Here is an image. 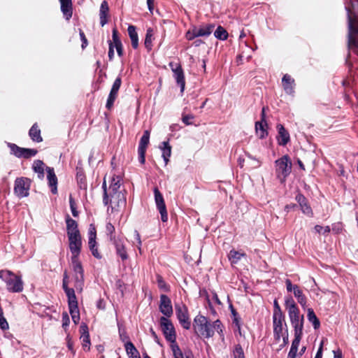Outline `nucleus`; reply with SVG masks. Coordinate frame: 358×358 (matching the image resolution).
Listing matches in <instances>:
<instances>
[{
    "mask_svg": "<svg viewBox=\"0 0 358 358\" xmlns=\"http://www.w3.org/2000/svg\"><path fill=\"white\" fill-rule=\"evenodd\" d=\"M193 326L195 333L201 337L211 338L213 336L215 331H217L221 337H224L223 326L219 320L210 323L207 317L198 315L194 320Z\"/></svg>",
    "mask_w": 358,
    "mask_h": 358,
    "instance_id": "1",
    "label": "nucleus"
},
{
    "mask_svg": "<svg viewBox=\"0 0 358 358\" xmlns=\"http://www.w3.org/2000/svg\"><path fill=\"white\" fill-rule=\"evenodd\" d=\"M285 307L294 332H303L304 317L300 315L299 310L292 296L285 299Z\"/></svg>",
    "mask_w": 358,
    "mask_h": 358,
    "instance_id": "2",
    "label": "nucleus"
},
{
    "mask_svg": "<svg viewBox=\"0 0 358 358\" xmlns=\"http://www.w3.org/2000/svg\"><path fill=\"white\" fill-rule=\"evenodd\" d=\"M0 278L5 282L9 292L20 293L22 292L24 283L20 276L9 270H1Z\"/></svg>",
    "mask_w": 358,
    "mask_h": 358,
    "instance_id": "3",
    "label": "nucleus"
},
{
    "mask_svg": "<svg viewBox=\"0 0 358 358\" xmlns=\"http://www.w3.org/2000/svg\"><path fill=\"white\" fill-rule=\"evenodd\" d=\"M275 174L281 183L284 182L286 178L290 174L292 171V162L288 155H284L280 159L275 160Z\"/></svg>",
    "mask_w": 358,
    "mask_h": 358,
    "instance_id": "4",
    "label": "nucleus"
},
{
    "mask_svg": "<svg viewBox=\"0 0 358 358\" xmlns=\"http://www.w3.org/2000/svg\"><path fill=\"white\" fill-rule=\"evenodd\" d=\"M348 12V48L353 51L355 53L358 54V33L355 32L353 29L352 17L351 15V10L350 8L346 7Z\"/></svg>",
    "mask_w": 358,
    "mask_h": 358,
    "instance_id": "5",
    "label": "nucleus"
},
{
    "mask_svg": "<svg viewBox=\"0 0 358 358\" xmlns=\"http://www.w3.org/2000/svg\"><path fill=\"white\" fill-rule=\"evenodd\" d=\"M160 326L166 339L171 344L176 343V334L172 322L166 317L160 318Z\"/></svg>",
    "mask_w": 358,
    "mask_h": 358,
    "instance_id": "6",
    "label": "nucleus"
},
{
    "mask_svg": "<svg viewBox=\"0 0 358 358\" xmlns=\"http://www.w3.org/2000/svg\"><path fill=\"white\" fill-rule=\"evenodd\" d=\"M7 145L10 150V154L18 158L29 159L38 153L36 149L21 148L15 143H8Z\"/></svg>",
    "mask_w": 358,
    "mask_h": 358,
    "instance_id": "7",
    "label": "nucleus"
},
{
    "mask_svg": "<svg viewBox=\"0 0 358 358\" xmlns=\"http://www.w3.org/2000/svg\"><path fill=\"white\" fill-rule=\"evenodd\" d=\"M31 180L24 177L17 178L15 181L14 192L20 198L29 195Z\"/></svg>",
    "mask_w": 358,
    "mask_h": 358,
    "instance_id": "8",
    "label": "nucleus"
},
{
    "mask_svg": "<svg viewBox=\"0 0 358 358\" xmlns=\"http://www.w3.org/2000/svg\"><path fill=\"white\" fill-rule=\"evenodd\" d=\"M154 194L155 203L161 215V220L163 222H165L168 220L166 207L164 197L157 187L154 188Z\"/></svg>",
    "mask_w": 358,
    "mask_h": 358,
    "instance_id": "9",
    "label": "nucleus"
},
{
    "mask_svg": "<svg viewBox=\"0 0 358 358\" xmlns=\"http://www.w3.org/2000/svg\"><path fill=\"white\" fill-rule=\"evenodd\" d=\"M169 66L171 69L173 78L180 87V92H183L185 86V75L181 65L179 63L170 62Z\"/></svg>",
    "mask_w": 358,
    "mask_h": 358,
    "instance_id": "10",
    "label": "nucleus"
},
{
    "mask_svg": "<svg viewBox=\"0 0 358 358\" xmlns=\"http://www.w3.org/2000/svg\"><path fill=\"white\" fill-rule=\"evenodd\" d=\"M176 313L182 327L185 329H189L191 322L187 307L185 305H176Z\"/></svg>",
    "mask_w": 358,
    "mask_h": 358,
    "instance_id": "11",
    "label": "nucleus"
},
{
    "mask_svg": "<svg viewBox=\"0 0 358 358\" xmlns=\"http://www.w3.org/2000/svg\"><path fill=\"white\" fill-rule=\"evenodd\" d=\"M109 206L112 210H117L119 208L126 205V197L122 192L109 194Z\"/></svg>",
    "mask_w": 358,
    "mask_h": 358,
    "instance_id": "12",
    "label": "nucleus"
},
{
    "mask_svg": "<svg viewBox=\"0 0 358 358\" xmlns=\"http://www.w3.org/2000/svg\"><path fill=\"white\" fill-rule=\"evenodd\" d=\"M122 84V78L118 76L114 81L110 92L109 93L106 107L110 110L113 106V103L117 96L118 91Z\"/></svg>",
    "mask_w": 358,
    "mask_h": 358,
    "instance_id": "13",
    "label": "nucleus"
},
{
    "mask_svg": "<svg viewBox=\"0 0 358 358\" xmlns=\"http://www.w3.org/2000/svg\"><path fill=\"white\" fill-rule=\"evenodd\" d=\"M68 304L72 320L77 324L80 321V312L76 294L68 297Z\"/></svg>",
    "mask_w": 358,
    "mask_h": 358,
    "instance_id": "14",
    "label": "nucleus"
},
{
    "mask_svg": "<svg viewBox=\"0 0 358 358\" xmlns=\"http://www.w3.org/2000/svg\"><path fill=\"white\" fill-rule=\"evenodd\" d=\"M159 310L160 312L164 315L165 317H169L173 314V307L171 304V301L165 294H162L160 296V303H159Z\"/></svg>",
    "mask_w": 358,
    "mask_h": 358,
    "instance_id": "15",
    "label": "nucleus"
},
{
    "mask_svg": "<svg viewBox=\"0 0 358 358\" xmlns=\"http://www.w3.org/2000/svg\"><path fill=\"white\" fill-rule=\"evenodd\" d=\"M68 238L69 241V249L73 256L79 255L82 246L80 234H73V236Z\"/></svg>",
    "mask_w": 358,
    "mask_h": 358,
    "instance_id": "16",
    "label": "nucleus"
},
{
    "mask_svg": "<svg viewBox=\"0 0 358 358\" xmlns=\"http://www.w3.org/2000/svg\"><path fill=\"white\" fill-rule=\"evenodd\" d=\"M285 320V317H273V335L276 341H279L280 338L284 334L282 333L283 327L282 322Z\"/></svg>",
    "mask_w": 358,
    "mask_h": 358,
    "instance_id": "17",
    "label": "nucleus"
},
{
    "mask_svg": "<svg viewBox=\"0 0 358 358\" xmlns=\"http://www.w3.org/2000/svg\"><path fill=\"white\" fill-rule=\"evenodd\" d=\"M116 251V254L119 256L122 261L124 262L129 258L125 245L123 241L120 238H117L112 241Z\"/></svg>",
    "mask_w": 358,
    "mask_h": 358,
    "instance_id": "18",
    "label": "nucleus"
},
{
    "mask_svg": "<svg viewBox=\"0 0 358 358\" xmlns=\"http://www.w3.org/2000/svg\"><path fill=\"white\" fill-rule=\"evenodd\" d=\"M296 201L299 204L302 212L309 217H312L313 213L311 207L310 206L307 199L301 194L299 193L295 198Z\"/></svg>",
    "mask_w": 358,
    "mask_h": 358,
    "instance_id": "19",
    "label": "nucleus"
},
{
    "mask_svg": "<svg viewBox=\"0 0 358 358\" xmlns=\"http://www.w3.org/2000/svg\"><path fill=\"white\" fill-rule=\"evenodd\" d=\"M302 336L303 332H294V338L292 341L287 358H296L297 351Z\"/></svg>",
    "mask_w": 358,
    "mask_h": 358,
    "instance_id": "20",
    "label": "nucleus"
},
{
    "mask_svg": "<svg viewBox=\"0 0 358 358\" xmlns=\"http://www.w3.org/2000/svg\"><path fill=\"white\" fill-rule=\"evenodd\" d=\"M282 84L286 94L292 95L294 94L295 82L289 75H284L282 79Z\"/></svg>",
    "mask_w": 358,
    "mask_h": 358,
    "instance_id": "21",
    "label": "nucleus"
},
{
    "mask_svg": "<svg viewBox=\"0 0 358 358\" xmlns=\"http://www.w3.org/2000/svg\"><path fill=\"white\" fill-rule=\"evenodd\" d=\"M47 178L48 180L49 186L51 187V192L55 194L57 193V178L53 168L47 167Z\"/></svg>",
    "mask_w": 358,
    "mask_h": 358,
    "instance_id": "22",
    "label": "nucleus"
},
{
    "mask_svg": "<svg viewBox=\"0 0 358 358\" xmlns=\"http://www.w3.org/2000/svg\"><path fill=\"white\" fill-rule=\"evenodd\" d=\"M61 4V11L62 12L65 19L69 20L73 15L72 1L71 0H59Z\"/></svg>",
    "mask_w": 358,
    "mask_h": 358,
    "instance_id": "23",
    "label": "nucleus"
},
{
    "mask_svg": "<svg viewBox=\"0 0 358 358\" xmlns=\"http://www.w3.org/2000/svg\"><path fill=\"white\" fill-rule=\"evenodd\" d=\"M80 331L81 334L80 339L82 341L83 348L87 350H90V340L88 331V327L85 324H82L80 327Z\"/></svg>",
    "mask_w": 358,
    "mask_h": 358,
    "instance_id": "24",
    "label": "nucleus"
},
{
    "mask_svg": "<svg viewBox=\"0 0 358 358\" xmlns=\"http://www.w3.org/2000/svg\"><path fill=\"white\" fill-rule=\"evenodd\" d=\"M277 129L278 131L277 137L278 144L284 146L289 141V134L282 124H278Z\"/></svg>",
    "mask_w": 358,
    "mask_h": 358,
    "instance_id": "25",
    "label": "nucleus"
},
{
    "mask_svg": "<svg viewBox=\"0 0 358 358\" xmlns=\"http://www.w3.org/2000/svg\"><path fill=\"white\" fill-rule=\"evenodd\" d=\"M66 231L68 237L73 236V234H80L78 228V223L76 220L68 215L66 218Z\"/></svg>",
    "mask_w": 358,
    "mask_h": 358,
    "instance_id": "26",
    "label": "nucleus"
},
{
    "mask_svg": "<svg viewBox=\"0 0 358 358\" xmlns=\"http://www.w3.org/2000/svg\"><path fill=\"white\" fill-rule=\"evenodd\" d=\"M29 136L31 139L36 143L42 142L43 138L41 135V129H39L37 123H34L32 125L29 129Z\"/></svg>",
    "mask_w": 358,
    "mask_h": 358,
    "instance_id": "27",
    "label": "nucleus"
},
{
    "mask_svg": "<svg viewBox=\"0 0 358 358\" xmlns=\"http://www.w3.org/2000/svg\"><path fill=\"white\" fill-rule=\"evenodd\" d=\"M108 10L109 8L107 1H103L101 4L99 10L100 24L102 27L104 26L108 22L107 16Z\"/></svg>",
    "mask_w": 358,
    "mask_h": 358,
    "instance_id": "28",
    "label": "nucleus"
},
{
    "mask_svg": "<svg viewBox=\"0 0 358 358\" xmlns=\"http://www.w3.org/2000/svg\"><path fill=\"white\" fill-rule=\"evenodd\" d=\"M121 177L113 176L111 180V183L109 186V194H114L122 192L120 190L121 186Z\"/></svg>",
    "mask_w": 358,
    "mask_h": 358,
    "instance_id": "29",
    "label": "nucleus"
},
{
    "mask_svg": "<svg viewBox=\"0 0 358 358\" xmlns=\"http://www.w3.org/2000/svg\"><path fill=\"white\" fill-rule=\"evenodd\" d=\"M127 30L131 39V46L134 49H136L138 47V36L136 27L134 25H129Z\"/></svg>",
    "mask_w": 358,
    "mask_h": 358,
    "instance_id": "30",
    "label": "nucleus"
},
{
    "mask_svg": "<svg viewBox=\"0 0 358 358\" xmlns=\"http://www.w3.org/2000/svg\"><path fill=\"white\" fill-rule=\"evenodd\" d=\"M160 148L162 150V157L164 160L165 164L166 165L169 162V157L171 155V147L169 143V141H164L160 145Z\"/></svg>",
    "mask_w": 358,
    "mask_h": 358,
    "instance_id": "31",
    "label": "nucleus"
},
{
    "mask_svg": "<svg viewBox=\"0 0 358 358\" xmlns=\"http://www.w3.org/2000/svg\"><path fill=\"white\" fill-rule=\"evenodd\" d=\"M267 123L262 122H256L255 123V130L257 136L260 138H264L268 135V131L266 130Z\"/></svg>",
    "mask_w": 358,
    "mask_h": 358,
    "instance_id": "32",
    "label": "nucleus"
},
{
    "mask_svg": "<svg viewBox=\"0 0 358 358\" xmlns=\"http://www.w3.org/2000/svg\"><path fill=\"white\" fill-rule=\"evenodd\" d=\"M245 256V253L241 252L240 251H237L233 249L230 250L228 255V258L231 262V264H236L240 261L241 257Z\"/></svg>",
    "mask_w": 358,
    "mask_h": 358,
    "instance_id": "33",
    "label": "nucleus"
},
{
    "mask_svg": "<svg viewBox=\"0 0 358 358\" xmlns=\"http://www.w3.org/2000/svg\"><path fill=\"white\" fill-rule=\"evenodd\" d=\"M125 350L130 358H141L138 351L131 342L127 341L125 343Z\"/></svg>",
    "mask_w": 358,
    "mask_h": 358,
    "instance_id": "34",
    "label": "nucleus"
},
{
    "mask_svg": "<svg viewBox=\"0 0 358 358\" xmlns=\"http://www.w3.org/2000/svg\"><path fill=\"white\" fill-rule=\"evenodd\" d=\"M215 25L213 24H207L198 27V34L200 36H208L213 31Z\"/></svg>",
    "mask_w": 358,
    "mask_h": 358,
    "instance_id": "35",
    "label": "nucleus"
},
{
    "mask_svg": "<svg viewBox=\"0 0 358 358\" xmlns=\"http://www.w3.org/2000/svg\"><path fill=\"white\" fill-rule=\"evenodd\" d=\"M154 30L152 28H148L146 31L145 38V47L147 48L148 51L152 50V41L154 39Z\"/></svg>",
    "mask_w": 358,
    "mask_h": 358,
    "instance_id": "36",
    "label": "nucleus"
},
{
    "mask_svg": "<svg viewBox=\"0 0 358 358\" xmlns=\"http://www.w3.org/2000/svg\"><path fill=\"white\" fill-rule=\"evenodd\" d=\"M74 287L77 291L81 292L84 286V273H74Z\"/></svg>",
    "mask_w": 358,
    "mask_h": 358,
    "instance_id": "37",
    "label": "nucleus"
},
{
    "mask_svg": "<svg viewBox=\"0 0 358 358\" xmlns=\"http://www.w3.org/2000/svg\"><path fill=\"white\" fill-rule=\"evenodd\" d=\"M307 317H308V320H309V322L313 324L315 329H319V327L320 326V320L317 317L315 313H314V311L312 308L308 309Z\"/></svg>",
    "mask_w": 358,
    "mask_h": 358,
    "instance_id": "38",
    "label": "nucleus"
},
{
    "mask_svg": "<svg viewBox=\"0 0 358 358\" xmlns=\"http://www.w3.org/2000/svg\"><path fill=\"white\" fill-rule=\"evenodd\" d=\"M150 131L145 130L143 132V134L140 140L139 145H138V150H145L147 149V147L149 144L150 141Z\"/></svg>",
    "mask_w": 358,
    "mask_h": 358,
    "instance_id": "39",
    "label": "nucleus"
},
{
    "mask_svg": "<svg viewBox=\"0 0 358 358\" xmlns=\"http://www.w3.org/2000/svg\"><path fill=\"white\" fill-rule=\"evenodd\" d=\"M79 255L72 256L71 262L73 266V270L74 273H84L83 266L80 262L78 259Z\"/></svg>",
    "mask_w": 358,
    "mask_h": 358,
    "instance_id": "40",
    "label": "nucleus"
},
{
    "mask_svg": "<svg viewBox=\"0 0 358 358\" xmlns=\"http://www.w3.org/2000/svg\"><path fill=\"white\" fill-rule=\"evenodd\" d=\"M33 169L38 173V178H43L44 176V163L41 160H36L33 164Z\"/></svg>",
    "mask_w": 358,
    "mask_h": 358,
    "instance_id": "41",
    "label": "nucleus"
},
{
    "mask_svg": "<svg viewBox=\"0 0 358 358\" xmlns=\"http://www.w3.org/2000/svg\"><path fill=\"white\" fill-rule=\"evenodd\" d=\"M88 245H89V248L91 250L93 256L97 259H101V255L98 252V249L96 247V238H89Z\"/></svg>",
    "mask_w": 358,
    "mask_h": 358,
    "instance_id": "42",
    "label": "nucleus"
},
{
    "mask_svg": "<svg viewBox=\"0 0 358 358\" xmlns=\"http://www.w3.org/2000/svg\"><path fill=\"white\" fill-rule=\"evenodd\" d=\"M78 185L80 189H87V182L85 176L82 170H79L76 174Z\"/></svg>",
    "mask_w": 358,
    "mask_h": 358,
    "instance_id": "43",
    "label": "nucleus"
},
{
    "mask_svg": "<svg viewBox=\"0 0 358 358\" xmlns=\"http://www.w3.org/2000/svg\"><path fill=\"white\" fill-rule=\"evenodd\" d=\"M214 36L217 39L224 41L227 38L228 33L224 28H223L221 26H219L215 31Z\"/></svg>",
    "mask_w": 358,
    "mask_h": 358,
    "instance_id": "44",
    "label": "nucleus"
},
{
    "mask_svg": "<svg viewBox=\"0 0 358 358\" xmlns=\"http://www.w3.org/2000/svg\"><path fill=\"white\" fill-rule=\"evenodd\" d=\"M106 231L107 235L109 236V239L110 241H113L117 238H115V227L110 222H108L106 226Z\"/></svg>",
    "mask_w": 358,
    "mask_h": 358,
    "instance_id": "45",
    "label": "nucleus"
},
{
    "mask_svg": "<svg viewBox=\"0 0 358 358\" xmlns=\"http://www.w3.org/2000/svg\"><path fill=\"white\" fill-rule=\"evenodd\" d=\"M199 29L197 27H194L192 29L189 30L186 33V38L189 41H192L195 38L199 37L198 34Z\"/></svg>",
    "mask_w": 358,
    "mask_h": 358,
    "instance_id": "46",
    "label": "nucleus"
},
{
    "mask_svg": "<svg viewBox=\"0 0 358 358\" xmlns=\"http://www.w3.org/2000/svg\"><path fill=\"white\" fill-rule=\"evenodd\" d=\"M102 188L103 189V203L105 206H108L109 203V189H107L106 179L104 178Z\"/></svg>",
    "mask_w": 358,
    "mask_h": 358,
    "instance_id": "47",
    "label": "nucleus"
},
{
    "mask_svg": "<svg viewBox=\"0 0 358 358\" xmlns=\"http://www.w3.org/2000/svg\"><path fill=\"white\" fill-rule=\"evenodd\" d=\"M171 348L174 356V358H184L183 354L180 349L178 345L176 343L171 345Z\"/></svg>",
    "mask_w": 358,
    "mask_h": 358,
    "instance_id": "48",
    "label": "nucleus"
},
{
    "mask_svg": "<svg viewBox=\"0 0 358 358\" xmlns=\"http://www.w3.org/2000/svg\"><path fill=\"white\" fill-rule=\"evenodd\" d=\"M234 358H245L243 350L240 344H237L233 351Z\"/></svg>",
    "mask_w": 358,
    "mask_h": 358,
    "instance_id": "49",
    "label": "nucleus"
},
{
    "mask_svg": "<svg viewBox=\"0 0 358 358\" xmlns=\"http://www.w3.org/2000/svg\"><path fill=\"white\" fill-rule=\"evenodd\" d=\"M157 281L158 287L160 289H162L164 292H168L169 290V285L165 282L162 276L158 275L157 278Z\"/></svg>",
    "mask_w": 358,
    "mask_h": 358,
    "instance_id": "50",
    "label": "nucleus"
},
{
    "mask_svg": "<svg viewBox=\"0 0 358 358\" xmlns=\"http://www.w3.org/2000/svg\"><path fill=\"white\" fill-rule=\"evenodd\" d=\"M70 208L73 217L78 216V211L76 209V202L71 195L69 196Z\"/></svg>",
    "mask_w": 358,
    "mask_h": 358,
    "instance_id": "51",
    "label": "nucleus"
},
{
    "mask_svg": "<svg viewBox=\"0 0 358 358\" xmlns=\"http://www.w3.org/2000/svg\"><path fill=\"white\" fill-rule=\"evenodd\" d=\"M231 313L234 316L233 322L236 324V326L237 327V328L238 329L239 334L241 335L240 321H239V317H238V313H236V310L232 306H231Z\"/></svg>",
    "mask_w": 358,
    "mask_h": 358,
    "instance_id": "52",
    "label": "nucleus"
},
{
    "mask_svg": "<svg viewBox=\"0 0 358 358\" xmlns=\"http://www.w3.org/2000/svg\"><path fill=\"white\" fill-rule=\"evenodd\" d=\"M274 310H273V317H283L282 312L280 309V307L277 301V300L274 301Z\"/></svg>",
    "mask_w": 358,
    "mask_h": 358,
    "instance_id": "53",
    "label": "nucleus"
},
{
    "mask_svg": "<svg viewBox=\"0 0 358 358\" xmlns=\"http://www.w3.org/2000/svg\"><path fill=\"white\" fill-rule=\"evenodd\" d=\"M281 337H282V343L280 345V348L278 349V351L282 350L284 347H285L288 343H289V334L287 329L285 330V332L284 333V335H282Z\"/></svg>",
    "mask_w": 358,
    "mask_h": 358,
    "instance_id": "54",
    "label": "nucleus"
},
{
    "mask_svg": "<svg viewBox=\"0 0 358 358\" xmlns=\"http://www.w3.org/2000/svg\"><path fill=\"white\" fill-rule=\"evenodd\" d=\"M112 38H113V45H116V44H119V43H121V41L118 36V31L116 29H113V32H112Z\"/></svg>",
    "mask_w": 358,
    "mask_h": 358,
    "instance_id": "55",
    "label": "nucleus"
},
{
    "mask_svg": "<svg viewBox=\"0 0 358 358\" xmlns=\"http://www.w3.org/2000/svg\"><path fill=\"white\" fill-rule=\"evenodd\" d=\"M70 323V319L67 313H62V327L66 329Z\"/></svg>",
    "mask_w": 358,
    "mask_h": 358,
    "instance_id": "56",
    "label": "nucleus"
},
{
    "mask_svg": "<svg viewBox=\"0 0 358 358\" xmlns=\"http://www.w3.org/2000/svg\"><path fill=\"white\" fill-rule=\"evenodd\" d=\"M145 150H138V160L141 164H144L145 162Z\"/></svg>",
    "mask_w": 358,
    "mask_h": 358,
    "instance_id": "57",
    "label": "nucleus"
},
{
    "mask_svg": "<svg viewBox=\"0 0 358 358\" xmlns=\"http://www.w3.org/2000/svg\"><path fill=\"white\" fill-rule=\"evenodd\" d=\"M194 115H183L182 117V122L186 125H190L192 123L190 122V120L194 119Z\"/></svg>",
    "mask_w": 358,
    "mask_h": 358,
    "instance_id": "58",
    "label": "nucleus"
},
{
    "mask_svg": "<svg viewBox=\"0 0 358 358\" xmlns=\"http://www.w3.org/2000/svg\"><path fill=\"white\" fill-rule=\"evenodd\" d=\"M79 34H80V39L82 41L81 46H82V48L84 49L87 45V40L86 36L82 29L79 30Z\"/></svg>",
    "mask_w": 358,
    "mask_h": 358,
    "instance_id": "59",
    "label": "nucleus"
},
{
    "mask_svg": "<svg viewBox=\"0 0 358 358\" xmlns=\"http://www.w3.org/2000/svg\"><path fill=\"white\" fill-rule=\"evenodd\" d=\"M0 328L3 331L7 330L9 328L8 323L4 317L0 318Z\"/></svg>",
    "mask_w": 358,
    "mask_h": 358,
    "instance_id": "60",
    "label": "nucleus"
},
{
    "mask_svg": "<svg viewBox=\"0 0 358 358\" xmlns=\"http://www.w3.org/2000/svg\"><path fill=\"white\" fill-rule=\"evenodd\" d=\"M134 237H135V239L136 241H137V247H138V249L139 250L140 252H141V244H142V242H141V236H140V234L138 233V231L137 230H135L134 231Z\"/></svg>",
    "mask_w": 358,
    "mask_h": 358,
    "instance_id": "61",
    "label": "nucleus"
},
{
    "mask_svg": "<svg viewBox=\"0 0 358 358\" xmlns=\"http://www.w3.org/2000/svg\"><path fill=\"white\" fill-rule=\"evenodd\" d=\"M293 292H294L295 297H296L297 299L299 297L301 296L302 295H303L302 291L299 289V286L296 285H294V287H293Z\"/></svg>",
    "mask_w": 358,
    "mask_h": 358,
    "instance_id": "62",
    "label": "nucleus"
},
{
    "mask_svg": "<svg viewBox=\"0 0 358 358\" xmlns=\"http://www.w3.org/2000/svg\"><path fill=\"white\" fill-rule=\"evenodd\" d=\"M89 238H96V229L94 227V226H93L92 224H91L90 226V228H89Z\"/></svg>",
    "mask_w": 358,
    "mask_h": 358,
    "instance_id": "63",
    "label": "nucleus"
},
{
    "mask_svg": "<svg viewBox=\"0 0 358 358\" xmlns=\"http://www.w3.org/2000/svg\"><path fill=\"white\" fill-rule=\"evenodd\" d=\"M114 57V45L111 41H109V50H108V57L110 60H112Z\"/></svg>",
    "mask_w": 358,
    "mask_h": 358,
    "instance_id": "64",
    "label": "nucleus"
}]
</instances>
